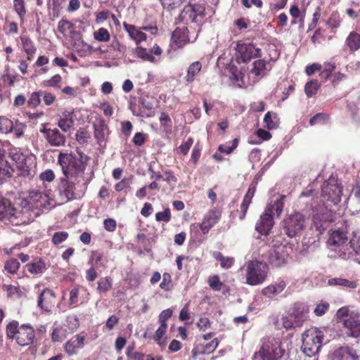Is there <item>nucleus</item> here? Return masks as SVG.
I'll return each instance as SVG.
<instances>
[{"mask_svg": "<svg viewBox=\"0 0 360 360\" xmlns=\"http://www.w3.org/2000/svg\"><path fill=\"white\" fill-rule=\"evenodd\" d=\"M87 156L80 151L77 154L60 153L58 162L65 178H81L85 169Z\"/></svg>", "mask_w": 360, "mask_h": 360, "instance_id": "f257e3e1", "label": "nucleus"}, {"mask_svg": "<svg viewBox=\"0 0 360 360\" xmlns=\"http://www.w3.org/2000/svg\"><path fill=\"white\" fill-rule=\"evenodd\" d=\"M285 195H281L276 200H271L255 225V230L262 235L268 236L274 225V216L281 214L284 207Z\"/></svg>", "mask_w": 360, "mask_h": 360, "instance_id": "f03ea898", "label": "nucleus"}, {"mask_svg": "<svg viewBox=\"0 0 360 360\" xmlns=\"http://www.w3.org/2000/svg\"><path fill=\"white\" fill-rule=\"evenodd\" d=\"M6 335L8 340H14L21 347L32 345L35 339V330L30 323L20 324L18 321L13 320L6 326Z\"/></svg>", "mask_w": 360, "mask_h": 360, "instance_id": "7ed1b4c3", "label": "nucleus"}, {"mask_svg": "<svg viewBox=\"0 0 360 360\" xmlns=\"http://www.w3.org/2000/svg\"><path fill=\"white\" fill-rule=\"evenodd\" d=\"M269 268L268 264L257 259H252L246 263L245 283L255 286L262 284L267 278Z\"/></svg>", "mask_w": 360, "mask_h": 360, "instance_id": "20e7f679", "label": "nucleus"}, {"mask_svg": "<svg viewBox=\"0 0 360 360\" xmlns=\"http://www.w3.org/2000/svg\"><path fill=\"white\" fill-rule=\"evenodd\" d=\"M312 207V228L322 234L328 227L330 223L333 221L332 212L322 201L317 205H311Z\"/></svg>", "mask_w": 360, "mask_h": 360, "instance_id": "39448f33", "label": "nucleus"}, {"mask_svg": "<svg viewBox=\"0 0 360 360\" xmlns=\"http://www.w3.org/2000/svg\"><path fill=\"white\" fill-rule=\"evenodd\" d=\"M323 337V333L316 328L312 327L306 330L302 334L303 352L309 356L316 354L322 346Z\"/></svg>", "mask_w": 360, "mask_h": 360, "instance_id": "423d86ee", "label": "nucleus"}, {"mask_svg": "<svg viewBox=\"0 0 360 360\" xmlns=\"http://www.w3.org/2000/svg\"><path fill=\"white\" fill-rule=\"evenodd\" d=\"M337 317L345 328L348 329V336L352 338L360 337V314L350 311L347 307H343L337 311Z\"/></svg>", "mask_w": 360, "mask_h": 360, "instance_id": "0eeeda50", "label": "nucleus"}, {"mask_svg": "<svg viewBox=\"0 0 360 360\" xmlns=\"http://www.w3.org/2000/svg\"><path fill=\"white\" fill-rule=\"evenodd\" d=\"M205 16V8L202 4H192L189 2V4L184 8L179 15V18L186 24L193 23L198 27V32H199L200 31V26L202 25Z\"/></svg>", "mask_w": 360, "mask_h": 360, "instance_id": "6e6552de", "label": "nucleus"}, {"mask_svg": "<svg viewBox=\"0 0 360 360\" xmlns=\"http://www.w3.org/2000/svg\"><path fill=\"white\" fill-rule=\"evenodd\" d=\"M305 224V217L300 212H295L285 217L283 221V229L288 237L293 238L302 234Z\"/></svg>", "mask_w": 360, "mask_h": 360, "instance_id": "1a4fd4ad", "label": "nucleus"}, {"mask_svg": "<svg viewBox=\"0 0 360 360\" xmlns=\"http://www.w3.org/2000/svg\"><path fill=\"white\" fill-rule=\"evenodd\" d=\"M261 49L252 43H238L236 49V60L238 63H247L252 58L261 57Z\"/></svg>", "mask_w": 360, "mask_h": 360, "instance_id": "9d476101", "label": "nucleus"}, {"mask_svg": "<svg viewBox=\"0 0 360 360\" xmlns=\"http://www.w3.org/2000/svg\"><path fill=\"white\" fill-rule=\"evenodd\" d=\"M33 208L41 210L42 211L49 210L55 206L54 200L50 196L49 193H42L38 191H31L29 193V202Z\"/></svg>", "mask_w": 360, "mask_h": 360, "instance_id": "9b49d317", "label": "nucleus"}, {"mask_svg": "<svg viewBox=\"0 0 360 360\" xmlns=\"http://www.w3.org/2000/svg\"><path fill=\"white\" fill-rule=\"evenodd\" d=\"M321 191L322 196L326 200L330 201L334 205L340 202L342 187L338 181H323Z\"/></svg>", "mask_w": 360, "mask_h": 360, "instance_id": "f8f14e48", "label": "nucleus"}, {"mask_svg": "<svg viewBox=\"0 0 360 360\" xmlns=\"http://www.w3.org/2000/svg\"><path fill=\"white\" fill-rule=\"evenodd\" d=\"M270 264L274 267H281L287 264L288 254L284 245L274 246L271 248L266 256Z\"/></svg>", "mask_w": 360, "mask_h": 360, "instance_id": "ddd939ff", "label": "nucleus"}, {"mask_svg": "<svg viewBox=\"0 0 360 360\" xmlns=\"http://www.w3.org/2000/svg\"><path fill=\"white\" fill-rule=\"evenodd\" d=\"M49 124H42L39 131L44 135L47 142L52 146L60 147L64 146L66 138L57 128H47Z\"/></svg>", "mask_w": 360, "mask_h": 360, "instance_id": "4468645a", "label": "nucleus"}, {"mask_svg": "<svg viewBox=\"0 0 360 360\" xmlns=\"http://www.w3.org/2000/svg\"><path fill=\"white\" fill-rule=\"evenodd\" d=\"M221 211L216 207L210 210L204 216L202 221L199 224L202 233L205 235L220 220Z\"/></svg>", "mask_w": 360, "mask_h": 360, "instance_id": "2eb2a0df", "label": "nucleus"}, {"mask_svg": "<svg viewBox=\"0 0 360 360\" xmlns=\"http://www.w3.org/2000/svg\"><path fill=\"white\" fill-rule=\"evenodd\" d=\"M217 338H214L210 342H202L201 339L198 338L192 349V356L195 359L198 355L210 354L215 351L219 345Z\"/></svg>", "mask_w": 360, "mask_h": 360, "instance_id": "dca6fc26", "label": "nucleus"}, {"mask_svg": "<svg viewBox=\"0 0 360 360\" xmlns=\"http://www.w3.org/2000/svg\"><path fill=\"white\" fill-rule=\"evenodd\" d=\"M134 53L143 60L157 63L159 62V59L157 57L162 54V51L160 46L155 45L150 51L141 46H138L135 49Z\"/></svg>", "mask_w": 360, "mask_h": 360, "instance_id": "f3484780", "label": "nucleus"}, {"mask_svg": "<svg viewBox=\"0 0 360 360\" xmlns=\"http://www.w3.org/2000/svg\"><path fill=\"white\" fill-rule=\"evenodd\" d=\"M56 300V293L49 288L44 289L39 295L37 305L45 311H50Z\"/></svg>", "mask_w": 360, "mask_h": 360, "instance_id": "a211bd4d", "label": "nucleus"}, {"mask_svg": "<svg viewBox=\"0 0 360 360\" xmlns=\"http://www.w3.org/2000/svg\"><path fill=\"white\" fill-rule=\"evenodd\" d=\"M198 37V33L193 37L188 36V30L187 27H177L172 33V41L179 48L184 47L190 42H194Z\"/></svg>", "mask_w": 360, "mask_h": 360, "instance_id": "6ab92c4d", "label": "nucleus"}, {"mask_svg": "<svg viewBox=\"0 0 360 360\" xmlns=\"http://www.w3.org/2000/svg\"><path fill=\"white\" fill-rule=\"evenodd\" d=\"M347 232L343 229L333 231L327 241V245L331 249L335 250L337 248H343L347 242Z\"/></svg>", "mask_w": 360, "mask_h": 360, "instance_id": "aec40b11", "label": "nucleus"}, {"mask_svg": "<svg viewBox=\"0 0 360 360\" xmlns=\"http://www.w3.org/2000/svg\"><path fill=\"white\" fill-rule=\"evenodd\" d=\"M276 348L269 342H263L259 350L255 353V360H276Z\"/></svg>", "mask_w": 360, "mask_h": 360, "instance_id": "412c9836", "label": "nucleus"}, {"mask_svg": "<svg viewBox=\"0 0 360 360\" xmlns=\"http://www.w3.org/2000/svg\"><path fill=\"white\" fill-rule=\"evenodd\" d=\"M74 110L71 108L65 109L58 120V126L63 131H68L74 125Z\"/></svg>", "mask_w": 360, "mask_h": 360, "instance_id": "4be33fe9", "label": "nucleus"}, {"mask_svg": "<svg viewBox=\"0 0 360 360\" xmlns=\"http://www.w3.org/2000/svg\"><path fill=\"white\" fill-rule=\"evenodd\" d=\"M286 285V281L279 278L277 281L264 288L262 290V294L269 298H275L285 290Z\"/></svg>", "mask_w": 360, "mask_h": 360, "instance_id": "5701e85b", "label": "nucleus"}, {"mask_svg": "<svg viewBox=\"0 0 360 360\" xmlns=\"http://www.w3.org/2000/svg\"><path fill=\"white\" fill-rule=\"evenodd\" d=\"M24 268L33 276L41 275L47 269L45 262L40 257L34 258Z\"/></svg>", "mask_w": 360, "mask_h": 360, "instance_id": "b1692460", "label": "nucleus"}, {"mask_svg": "<svg viewBox=\"0 0 360 360\" xmlns=\"http://www.w3.org/2000/svg\"><path fill=\"white\" fill-rule=\"evenodd\" d=\"M63 192L68 200L80 198L84 193V188H77L75 181H62Z\"/></svg>", "mask_w": 360, "mask_h": 360, "instance_id": "393cba45", "label": "nucleus"}, {"mask_svg": "<svg viewBox=\"0 0 360 360\" xmlns=\"http://www.w3.org/2000/svg\"><path fill=\"white\" fill-rule=\"evenodd\" d=\"M328 285L329 286L340 287L347 290H352L356 289L359 283L355 280H349L342 277H334L328 280Z\"/></svg>", "mask_w": 360, "mask_h": 360, "instance_id": "a878e982", "label": "nucleus"}, {"mask_svg": "<svg viewBox=\"0 0 360 360\" xmlns=\"http://www.w3.org/2000/svg\"><path fill=\"white\" fill-rule=\"evenodd\" d=\"M271 69V66L269 62L264 59H258L253 63L251 74L254 75L259 80L264 77Z\"/></svg>", "mask_w": 360, "mask_h": 360, "instance_id": "bb28decb", "label": "nucleus"}, {"mask_svg": "<svg viewBox=\"0 0 360 360\" xmlns=\"http://www.w3.org/2000/svg\"><path fill=\"white\" fill-rule=\"evenodd\" d=\"M17 210L12 205L11 201L6 198H0V219H11L16 217Z\"/></svg>", "mask_w": 360, "mask_h": 360, "instance_id": "cd10ccee", "label": "nucleus"}, {"mask_svg": "<svg viewBox=\"0 0 360 360\" xmlns=\"http://www.w3.org/2000/svg\"><path fill=\"white\" fill-rule=\"evenodd\" d=\"M5 150L3 144L0 143V180L11 178L14 169L4 160Z\"/></svg>", "mask_w": 360, "mask_h": 360, "instance_id": "c85d7f7f", "label": "nucleus"}, {"mask_svg": "<svg viewBox=\"0 0 360 360\" xmlns=\"http://www.w3.org/2000/svg\"><path fill=\"white\" fill-rule=\"evenodd\" d=\"M123 27L124 30L128 33L130 39L134 40L137 44L146 40V34L135 25L124 22Z\"/></svg>", "mask_w": 360, "mask_h": 360, "instance_id": "c756f323", "label": "nucleus"}, {"mask_svg": "<svg viewBox=\"0 0 360 360\" xmlns=\"http://www.w3.org/2000/svg\"><path fill=\"white\" fill-rule=\"evenodd\" d=\"M309 309L302 304L295 305L293 308L292 316L295 321L296 326H301L308 318Z\"/></svg>", "mask_w": 360, "mask_h": 360, "instance_id": "7c9ffc66", "label": "nucleus"}, {"mask_svg": "<svg viewBox=\"0 0 360 360\" xmlns=\"http://www.w3.org/2000/svg\"><path fill=\"white\" fill-rule=\"evenodd\" d=\"M202 69V63L200 61L193 62L187 68L186 75L184 77L188 84H191L199 75Z\"/></svg>", "mask_w": 360, "mask_h": 360, "instance_id": "2f4dec72", "label": "nucleus"}, {"mask_svg": "<svg viewBox=\"0 0 360 360\" xmlns=\"http://www.w3.org/2000/svg\"><path fill=\"white\" fill-rule=\"evenodd\" d=\"M345 45L351 52H355L360 49V34L352 31L345 39Z\"/></svg>", "mask_w": 360, "mask_h": 360, "instance_id": "473e14b6", "label": "nucleus"}, {"mask_svg": "<svg viewBox=\"0 0 360 360\" xmlns=\"http://www.w3.org/2000/svg\"><path fill=\"white\" fill-rule=\"evenodd\" d=\"M89 263L96 268H105V264L103 253L98 250L91 252Z\"/></svg>", "mask_w": 360, "mask_h": 360, "instance_id": "72a5a7b5", "label": "nucleus"}, {"mask_svg": "<svg viewBox=\"0 0 360 360\" xmlns=\"http://www.w3.org/2000/svg\"><path fill=\"white\" fill-rule=\"evenodd\" d=\"M212 256L220 262V265L223 269H229L234 264V259L233 257H224L220 252H214Z\"/></svg>", "mask_w": 360, "mask_h": 360, "instance_id": "f704fd0d", "label": "nucleus"}, {"mask_svg": "<svg viewBox=\"0 0 360 360\" xmlns=\"http://www.w3.org/2000/svg\"><path fill=\"white\" fill-rule=\"evenodd\" d=\"M106 131L107 127L103 124L94 125V137L101 146L105 144Z\"/></svg>", "mask_w": 360, "mask_h": 360, "instance_id": "c9c22d12", "label": "nucleus"}, {"mask_svg": "<svg viewBox=\"0 0 360 360\" xmlns=\"http://www.w3.org/2000/svg\"><path fill=\"white\" fill-rule=\"evenodd\" d=\"M20 264L15 258L11 257L5 263L4 268L5 271L11 274H16L20 269Z\"/></svg>", "mask_w": 360, "mask_h": 360, "instance_id": "e433bc0d", "label": "nucleus"}, {"mask_svg": "<svg viewBox=\"0 0 360 360\" xmlns=\"http://www.w3.org/2000/svg\"><path fill=\"white\" fill-rule=\"evenodd\" d=\"M2 289L4 291L6 292L7 297L9 298H19L22 294V292L18 285L15 286L13 285L4 284L2 285Z\"/></svg>", "mask_w": 360, "mask_h": 360, "instance_id": "4c0bfd02", "label": "nucleus"}, {"mask_svg": "<svg viewBox=\"0 0 360 360\" xmlns=\"http://www.w3.org/2000/svg\"><path fill=\"white\" fill-rule=\"evenodd\" d=\"M264 122L269 129L277 128L278 125V118L277 115L276 113L267 112L264 117Z\"/></svg>", "mask_w": 360, "mask_h": 360, "instance_id": "58836bf2", "label": "nucleus"}, {"mask_svg": "<svg viewBox=\"0 0 360 360\" xmlns=\"http://www.w3.org/2000/svg\"><path fill=\"white\" fill-rule=\"evenodd\" d=\"M112 287V279L110 277H102L98 281L97 290L99 292H106Z\"/></svg>", "mask_w": 360, "mask_h": 360, "instance_id": "ea45409f", "label": "nucleus"}, {"mask_svg": "<svg viewBox=\"0 0 360 360\" xmlns=\"http://www.w3.org/2000/svg\"><path fill=\"white\" fill-rule=\"evenodd\" d=\"M319 87L320 84L317 80H311L308 82L304 86V91L307 96L310 98L314 96Z\"/></svg>", "mask_w": 360, "mask_h": 360, "instance_id": "a19ab883", "label": "nucleus"}, {"mask_svg": "<svg viewBox=\"0 0 360 360\" xmlns=\"http://www.w3.org/2000/svg\"><path fill=\"white\" fill-rule=\"evenodd\" d=\"M238 142V139L236 138L231 143H226L225 144L220 145L218 148V150L226 155L231 154L237 148Z\"/></svg>", "mask_w": 360, "mask_h": 360, "instance_id": "79ce46f5", "label": "nucleus"}, {"mask_svg": "<svg viewBox=\"0 0 360 360\" xmlns=\"http://www.w3.org/2000/svg\"><path fill=\"white\" fill-rule=\"evenodd\" d=\"M20 40L25 53L27 55H33L36 52V48L32 40L26 36L20 37Z\"/></svg>", "mask_w": 360, "mask_h": 360, "instance_id": "37998d69", "label": "nucleus"}, {"mask_svg": "<svg viewBox=\"0 0 360 360\" xmlns=\"http://www.w3.org/2000/svg\"><path fill=\"white\" fill-rule=\"evenodd\" d=\"M19 162H18L17 167L19 173L18 174V176H22V177H27V178H32L30 171L29 169V167L26 165V163L24 162L25 158H22L21 159L20 157L18 158Z\"/></svg>", "mask_w": 360, "mask_h": 360, "instance_id": "c03bdc74", "label": "nucleus"}, {"mask_svg": "<svg viewBox=\"0 0 360 360\" xmlns=\"http://www.w3.org/2000/svg\"><path fill=\"white\" fill-rule=\"evenodd\" d=\"M167 328V323H160L159 328L156 330L155 335L153 336V340L156 342L159 345L163 346L165 345V342H162V338L165 336Z\"/></svg>", "mask_w": 360, "mask_h": 360, "instance_id": "a18cd8bd", "label": "nucleus"}, {"mask_svg": "<svg viewBox=\"0 0 360 360\" xmlns=\"http://www.w3.org/2000/svg\"><path fill=\"white\" fill-rule=\"evenodd\" d=\"M133 348L128 347L126 352L127 356L133 360H150L151 355H146L142 352H133Z\"/></svg>", "mask_w": 360, "mask_h": 360, "instance_id": "49530a36", "label": "nucleus"}, {"mask_svg": "<svg viewBox=\"0 0 360 360\" xmlns=\"http://www.w3.org/2000/svg\"><path fill=\"white\" fill-rule=\"evenodd\" d=\"M160 288L165 291H170L172 289V279L170 274L167 272L163 274Z\"/></svg>", "mask_w": 360, "mask_h": 360, "instance_id": "de8ad7c7", "label": "nucleus"}, {"mask_svg": "<svg viewBox=\"0 0 360 360\" xmlns=\"http://www.w3.org/2000/svg\"><path fill=\"white\" fill-rule=\"evenodd\" d=\"M13 128V122L7 117H0V131L7 134L12 131Z\"/></svg>", "mask_w": 360, "mask_h": 360, "instance_id": "09e8293b", "label": "nucleus"}, {"mask_svg": "<svg viewBox=\"0 0 360 360\" xmlns=\"http://www.w3.org/2000/svg\"><path fill=\"white\" fill-rule=\"evenodd\" d=\"M69 237V233L67 231H58L53 233L51 242L55 245H58L59 244L65 241Z\"/></svg>", "mask_w": 360, "mask_h": 360, "instance_id": "8fccbe9b", "label": "nucleus"}, {"mask_svg": "<svg viewBox=\"0 0 360 360\" xmlns=\"http://www.w3.org/2000/svg\"><path fill=\"white\" fill-rule=\"evenodd\" d=\"M209 286L214 290L219 291L221 290L223 283L220 281L218 275L211 276L208 278Z\"/></svg>", "mask_w": 360, "mask_h": 360, "instance_id": "3c124183", "label": "nucleus"}, {"mask_svg": "<svg viewBox=\"0 0 360 360\" xmlns=\"http://www.w3.org/2000/svg\"><path fill=\"white\" fill-rule=\"evenodd\" d=\"M94 39L98 41L106 42L110 39V34L107 29L101 27L94 33Z\"/></svg>", "mask_w": 360, "mask_h": 360, "instance_id": "603ef678", "label": "nucleus"}, {"mask_svg": "<svg viewBox=\"0 0 360 360\" xmlns=\"http://www.w3.org/2000/svg\"><path fill=\"white\" fill-rule=\"evenodd\" d=\"M328 120V115L325 113H317L309 120V124L311 126L316 124H323L327 122Z\"/></svg>", "mask_w": 360, "mask_h": 360, "instance_id": "864d4df0", "label": "nucleus"}, {"mask_svg": "<svg viewBox=\"0 0 360 360\" xmlns=\"http://www.w3.org/2000/svg\"><path fill=\"white\" fill-rule=\"evenodd\" d=\"M41 101V91L33 92L27 101V105L29 108H34L39 105Z\"/></svg>", "mask_w": 360, "mask_h": 360, "instance_id": "5fc2aeb1", "label": "nucleus"}, {"mask_svg": "<svg viewBox=\"0 0 360 360\" xmlns=\"http://www.w3.org/2000/svg\"><path fill=\"white\" fill-rule=\"evenodd\" d=\"M13 7L20 19H23L26 13L24 0H13Z\"/></svg>", "mask_w": 360, "mask_h": 360, "instance_id": "6e6d98bb", "label": "nucleus"}, {"mask_svg": "<svg viewBox=\"0 0 360 360\" xmlns=\"http://www.w3.org/2000/svg\"><path fill=\"white\" fill-rule=\"evenodd\" d=\"M73 27V24L67 20H61L58 23V31L63 34H65L68 31L72 30Z\"/></svg>", "mask_w": 360, "mask_h": 360, "instance_id": "4d7b16f0", "label": "nucleus"}, {"mask_svg": "<svg viewBox=\"0 0 360 360\" xmlns=\"http://www.w3.org/2000/svg\"><path fill=\"white\" fill-rule=\"evenodd\" d=\"M185 0H160L165 9L171 11L180 6Z\"/></svg>", "mask_w": 360, "mask_h": 360, "instance_id": "13d9d810", "label": "nucleus"}, {"mask_svg": "<svg viewBox=\"0 0 360 360\" xmlns=\"http://www.w3.org/2000/svg\"><path fill=\"white\" fill-rule=\"evenodd\" d=\"M349 352V347H340L334 352V357L337 360H344Z\"/></svg>", "mask_w": 360, "mask_h": 360, "instance_id": "bf43d9fd", "label": "nucleus"}, {"mask_svg": "<svg viewBox=\"0 0 360 360\" xmlns=\"http://www.w3.org/2000/svg\"><path fill=\"white\" fill-rule=\"evenodd\" d=\"M155 219L158 221L169 222L171 220L170 210L169 208H166L163 212L156 213Z\"/></svg>", "mask_w": 360, "mask_h": 360, "instance_id": "052dcab7", "label": "nucleus"}, {"mask_svg": "<svg viewBox=\"0 0 360 360\" xmlns=\"http://www.w3.org/2000/svg\"><path fill=\"white\" fill-rule=\"evenodd\" d=\"M329 307L330 305L327 302H321L316 305L314 312L317 316H321L329 309Z\"/></svg>", "mask_w": 360, "mask_h": 360, "instance_id": "680f3d73", "label": "nucleus"}, {"mask_svg": "<svg viewBox=\"0 0 360 360\" xmlns=\"http://www.w3.org/2000/svg\"><path fill=\"white\" fill-rule=\"evenodd\" d=\"M65 338V332L61 328H56L53 329L51 334V339L53 342H62Z\"/></svg>", "mask_w": 360, "mask_h": 360, "instance_id": "e2e57ef3", "label": "nucleus"}, {"mask_svg": "<svg viewBox=\"0 0 360 360\" xmlns=\"http://www.w3.org/2000/svg\"><path fill=\"white\" fill-rule=\"evenodd\" d=\"M41 98L46 105H52L56 100L53 94L45 91H41Z\"/></svg>", "mask_w": 360, "mask_h": 360, "instance_id": "0e129e2a", "label": "nucleus"}, {"mask_svg": "<svg viewBox=\"0 0 360 360\" xmlns=\"http://www.w3.org/2000/svg\"><path fill=\"white\" fill-rule=\"evenodd\" d=\"M79 288H74L70 292V301L69 303L70 305L77 306L79 302Z\"/></svg>", "mask_w": 360, "mask_h": 360, "instance_id": "69168bd1", "label": "nucleus"}, {"mask_svg": "<svg viewBox=\"0 0 360 360\" xmlns=\"http://www.w3.org/2000/svg\"><path fill=\"white\" fill-rule=\"evenodd\" d=\"M282 323L283 326L287 329H291L294 327H297L295 326V321L292 316V314H290L288 316H283L282 317Z\"/></svg>", "mask_w": 360, "mask_h": 360, "instance_id": "338daca9", "label": "nucleus"}, {"mask_svg": "<svg viewBox=\"0 0 360 360\" xmlns=\"http://www.w3.org/2000/svg\"><path fill=\"white\" fill-rule=\"evenodd\" d=\"M197 327L200 331H205L211 327V322L207 317H200L197 323Z\"/></svg>", "mask_w": 360, "mask_h": 360, "instance_id": "774afa93", "label": "nucleus"}]
</instances>
